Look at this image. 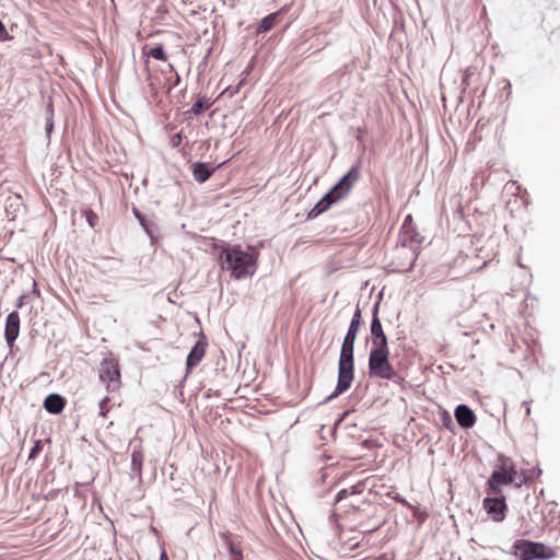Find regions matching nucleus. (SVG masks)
Masks as SVG:
<instances>
[{
	"label": "nucleus",
	"mask_w": 560,
	"mask_h": 560,
	"mask_svg": "<svg viewBox=\"0 0 560 560\" xmlns=\"http://www.w3.org/2000/svg\"><path fill=\"white\" fill-rule=\"evenodd\" d=\"M443 423L446 428H448L452 424V418L450 417V415L446 413L443 417Z\"/></svg>",
	"instance_id": "obj_29"
},
{
	"label": "nucleus",
	"mask_w": 560,
	"mask_h": 560,
	"mask_svg": "<svg viewBox=\"0 0 560 560\" xmlns=\"http://www.w3.org/2000/svg\"><path fill=\"white\" fill-rule=\"evenodd\" d=\"M350 411H343L342 416H341V420L345 419L348 415H349Z\"/></svg>",
	"instance_id": "obj_32"
},
{
	"label": "nucleus",
	"mask_w": 560,
	"mask_h": 560,
	"mask_svg": "<svg viewBox=\"0 0 560 560\" xmlns=\"http://www.w3.org/2000/svg\"><path fill=\"white\" fill-rule=\"evenodd\" d=\"M182 140H183V138H182L180 132L173 135L171 138L172 147H174V148L178 147L182 143Z\"/></svg>",
	"instance_id": "obj_27"
},
{
	"label": "nucleus",
	"mask_w": 560,
	"mask_h": 560,
	"mask_svg": "<svg viewBox=\"0 0 560 560\" xmlns=\"http://www.w3.org/2000/svg\"><path fill=\"white\" fill-rule=\"evenodd\" d=\"M258 250L248 247L244 250L241 245L223 247L221 258L224 257L222 267L230 270L235 279L250 277L256 272Z\"/></svg>",
	"instance_id": "obj_1"
},
{
	"label": "nucleus",
	"mask_w": 560,
	"mask_h": 560,
	"mask_svg": "<svg viewBox=\"0 0 560 560\" xmlns=\"http://www.w3.org/2000/svg\"><path fill=\"white\" fill-rule=\"evenodd\" d=\"M100 378L106 385L107 392H115L120 387V371L115 359H104L102 361Z\"/></svg>",
	"instance_id": "obj_7"
},
{
	"label": "nucleus",
	"mask_w": 560,
	"mask_h": 560,
	"mask_svg": "<svg viewBox=\"0 0 560 560\" xmlns=\"http://www.w3.org/2000/svg\"><path fill=\"white\" fill-rule=\"evenodd\" d=\"M516 469L514 465H506L504 462L501 466L494 469L487 481V493L489 495H499L501 494V485H510L513 483L516 477Z\"/></svg>",
	"instance_id": "obj_6"
},
{
	"label": "nucleus",
	"mask_w": 560,
	"mask_h": 560,
	"mask_svg": "<svg viewBox=\"0 0 560 560\" xmlns=\"http://www.w3.org/2000/svg\"><path fill=\"white\" fill-rule=\"evenodd\" d=\"M66 406V399L59 394H49L44 400V408L51 415H59Z\"/></svg>",
	"instance_id": "obj_14"
},
{
	"label": "nucleus",
	"mask_w": 560,
	"mask_h": 560,
	"mask_svg": "<svg viewBox=\"0 0 560 560\" xmlns=\"http://www.w3.org/2000/svg\"><path fill=\"white\" fill-rule=\"evenodd\" d=\"M361 325H362L361 310H360L359 305H357V308L351 318L348 331L358 335Z\"/></svg>",
	"instance_id": "obj_18"
},
{
	"label": "nucleus",
	"mask_w": 560,
	"mask_h": 560,
	"mask_svg": "<svg viewBox=\"0 0 560 560\" xmlns=\"http://www.w3.org/2000/svg\"><path fill=\"white\" fill-rule=\"evenodd\" d=\"M380 304L373 306L372 320H371V340L372 348H386L388 347L387 336L384 332L381 319L378 317Z\"/></svg>",
	"instance_id": "obj_9"
},
{
	"label": "nucleus",
	"mask_w": 560,
	"mask_h": 560,
	"mask_svg": "<svg viewBox=\"0 0 560 560\" xmlns=\"http://www.w3.org/2000/svg\"><path fill=\"white\" fill-rule=\"evenodd\" d=\"M179 81H180V77L178 74H176L175 84H177Z\"/></svg>",
	"instance_id": "obj_33"
},
{
	"label": "nucleus",
	"mask_w": 560,
	"mask_h": 560,
	"mask_svg": "<svg viewBox=\"0 0 560 560\" xmlns=\"http://www.w3.org/2000/svg\"><path fill=\"white\" fill-rule=\"evenodd\" d=\"M143 458L144 456L142 448L135 447L131 454V469L138 475H141Z\"/></svg>",
	"instance_id": "obj_17"
},
{
	"label": "nucleus",
	"mask_w": 560,
	"mask_h": 560,
	"mask_svg": "<svg viewBox=\"0 0 560 560\" xmlns=\"http://www.w3.org/2000/svg\"><path fill=\"white\" fill-rule=\"evenodd\" d=\"M210 104L208 101L206 100H202V98H199L198 101H196L191 108H190V113L194 114V115H200L202 114L205 110H207L209 108Z\"/></svg>",
	"instance_id": "obj_21"
},
{
	"label": "nucleus",
	"mask_w": 560,
	"mask_h": 560,
	"mask_svg": "<svg viewBox=\"0 0 560 560\" xmlns=\"http://www.w3.org/2000/svg\"><path fill=\"white\" fill-rule=\"evenodd\" d=\"M52 127H54V122H52L51 118H48L46 120V126H45L47 135H49L51 132Z\"/></svg>",
	"instance_id": "obj_28"
},
{
	"label": "nucleus",
	"mask_w": 560,
	"mask_h": 560,
	"mask_svg": "<svg viewBox=\"0 0 560 560\" xmlns=\"http://www.w3.org/2000/svg\"><path fill=\"white\" fill-rule=\"evenodd\" d=\"M454 416L457 423L464 429H469L476 423L475 412L465 404L456 407Z\"/></svg>",
	"instance_id": "obj_11"
},
{
	"label": "nucleus",
	"mask_w": 560,
	"mask_h": 560,
	"mask_svg": "<svg viewBox=\"0 0 560 560\" xmlns=\"http://www.w3.org/2000/svg\"><path fill=\"white\" fill-rule=\"evenodd\" d=\"M11 36L9 35L8 31L4 27V24L0 21V42H5L10 39Z\"/></svg>",
	"instance_id": "obj_26"
},
{
	"label": "nucleus",
	"mask_w": 560,
	"mask_h": 560,
	"mask_svg": "<svg viewBox=\"0 0 560 560\" xmlns=\"http://www.w3.org/2000/svg\"><path fill=\"white\" fill-rule=\"evenodd\" d=\"M133 215L138 220L139 224L142 226V229L145 231V233L153 238L154 232L156 231V226L153 222H150L147 220L144 214H142L137 208H133L132 210Z\"/></svg>",
	"instance_id": "obj_16"
},
{
	"label": "nucleus",
	"mask_w": 560,
	"mask_h": 560,
	"mask_svg": "<svg viewBox=\"0 0 560 560\" xmlns=\"http://www.w3.org/2000/svg\"><path fill=\"white\" fill-rule=\"evenodd\" d=\"M350 494H361L364 490V482H358L351 487Z\"/></svg>",
	"instance_id": "obj_24"
},
{
	"label": "nucleus",
	"mask_w": 560,
	"mask_h": 560,
	"mask_svg": "<svg viewBox=\"0 0 560 560\" xmlns=\"http://www.w3.org/2000/svg\"><path fill=\"white\" fill-rule=\"evenodd\" d=\"M43 444L40 440L35 441L33 447L30 451L28 459H34L42 451Z\"/></svg>",
	"instance_id": "obj_22"
},
{
	"label": "nucleus",
	"mask_w": 560,
	"mask_h": 560,
	"mask_svg": "<svg viewBox=\"0 0 560 560\" xmlns=\"http://www.w3.org/2000/svg\"><path fill=\"white\" fill-rule=\"evenodd\" d=\"M160 560H168L167 555L164 550H162L161 552Z\"/></svg>",
	"instance_id": "obj_31"
},
{
	"label": "nucleus",
	"mask_w": 560,
	"mask_h": 560,
	"mask_svg": "<svg viewBox=\"0 0 560 560\" xmlns=\"http://www.w3.org/2000/svg\"><path fill=\"white\" fill-rule=\"evenodd\" d=\"M368 365L370 376L372 377L388 380L396 384H400L404 381L389 362L388 347L371 348Z\"/></svg>",
	"instance_id": "obj_4"
},
{
	"label": "nucleus",
	"mask_w": 560,
	"mask_h": 560,
	"mask_svg": "<svg viewBox=\"0 0 560 560\" xmlns=\"http://www.w3.org/2000/svg\"><path fill=\"white\" fill-rule=\"evenodd\" d=\"M143 54L154 58L155 60H160V61H164L167 58L162 44L155 45L154 47L150 48L149 51H147L144 49Z\"/></svg>",
	"instance_id": "obj_19"
},
{
	"label": "nucleus",
	"mask_w": 560,
	"mask_h": 560,
	"mask_svg": "<svg viewBox=\"0 0 560 560\" xmlns=\"http://www.w3.org/2000/svg\"><path fill=\"white\" fill-rule=\"evenodd\" d=\"M207 343L205 340L199 339L189 351L186 359V370L189 372L191 369L197 366L202 360L206 352Z\"/></svg>",
	"instance_id": "obj_12"
},
{
	"label": "nucleus",
	"mask_w": 560,
	"mask_h": 560,
	"mask_svg": "<svg viewBox=\"0 0 560 560\" xmlns=\"http://www.w3.org/2000/svg\"><path fill=\"white\" fill-rule=\"evenodd\" d=\"M24 295L20 296L16 301L15 307L21 308L23 306Z\"/></svg>",
	"instance_id": "obj_30"
},
{
	"label": "nucleus",
	"mask_w": 560,
	"mask_h": 560,
	"mask_svg": "<svg viewBox=\"0 0 560 560\" xmlns=\"http://www.w3.org/2000/svg\"><path fill=\"white\" fill-rule=\"evenodd\" d=\"M482 508L494 522H502L505 518L508 505L502 494L485 498Z\"/></svg>",
	"instance_id": "obj_8"
},
{
	"label": "nucleus",
	"mask_w": 560,
	"mask_h": 560,
	"mask_svg": "<svg viewBox=\"0 0 560 560\" xmlns=\"http://www.w3.org/2000/svg\"><path fill=\"white\" fill-rule=\"evenodd\" d=\"M191 168H192V177L198 183L207 182L214 173V168H211L205 162H195L192 164Z\"/></svg>",
	"instance_id": "obj_15"
},
{
	"label": "nucleus",
	"mask_w": 560,
	"mask_h": 560,
	"mask_svg": "<svg viewBox=\"0 0 560 560\" xmlns=\"http://www.w3.org/2000/svg\"><path fill=\"white\" fill-rule=\"evenodd\" d=\"M277 18H278L277 13H271V14H268L267 16H265L260 21V24L258 26V32H267V31L271 30L277 22Z\"/></svg>",
	"instance_id": "obj_20"
},
{
	"label": "nucleus",
	"mask_w": 560,
	"mask_h": 560,
	"mask_svg": "<svg viewBox=\"0 0 560 560\" xmlns=\"http://www.w3.org/2000/svg\"><path fill=\"white\" fill-rule=\"evenodd\" d=\"M109 402V398L108 397H104L103 399H101L100 404H98V407H100V416L105 418L107 412H108V407H107V404Z\"/></svg>",
	"instance_id": "obj_23"
},
{
	"label": "nucleus",
	"mask_w": 560,
	"mask_h": 560,
	"mask_svg": "<svg viewBox=\"0 0 560 560\" xmlns=\"http://www.w3.org/2000/svg\"><path fill=\"white\" fill-rule=\"evenodd\" d=\"M349 495H350V490L349 489H341L336 494L335 502L338 503V502L342 501L343 499H346Z\"/></svg>",
	"instance_id": "obj_25"
},
{
	"label": "nucleus",
	"mask_w": 560,
	"mask_h": 560,
	"mask_svg": "<svg viewBox=\"0 0 560 560\" xmlns=\"http://www.w3.org/2000/svg\"><path fill=\"white\" fill-rule=\"evenodd\" d=\"M20 325L21 320L19 313L16 311L9 313L5 319L4 338L11 350L13 349L14 342L19 337Z\"/></svg>",
	"instance_id": "obj_10"
},
{
	"label": "nucleus",
	"mask_w": 560,
	"mask_h": 560,
	"mask_svg": "<svg viewBox=\"0 0 560 560\" xmlns=\"http://www.w3.org/2000/svg\"><path fill=\"white\" fill-rule=\"evenodd\" d=\"M355 334L347 331L341 349H340V355H339V362H338V381L336 388L332 394H330L325 401L331 400L332 398L337 397L338 395L347 392L353 381L354 377V342L357 339Z\"/></svg>",
	"instance_id": "obj_2"
},
{
	"label": "nucleus",
	"mask_w": 560,
	"mask_h": 560,
	"mask_svg": "<svg viewBox=\"0 0 560 560\" xmlns=\"http://www.w3.org/2000/svg\"><path fill=\"white\" fill-rule=\"evenodd\" d=\"M360 178V168L359 165H353L348 173H346L338 183L328 191L326 192L318 201L317 203L312 208V210L308 212V218L313 219L317 215L322 214L326 210H328L331 205H334L336 201H338L340 198L347 196L353 185L359 180Z\"/></svg>",
	"instance_id": "obj_3"
},
{
	"label": "nucleus",
	"mask_w": 560,
	"mask_h": 560,
	"mask_svg": "<svg viewBox=\"0 0 560 560\" xmlns=\"http://www.w3.org/2000/svg\"><path fill=\"white\" fill-rule=\"evenodd\" d=\"M512 552L520 560H549L556 552L542 542L518 539L512 546Z\"/></svg>",
	"instance_id": "obj_5"
},
{
	"label": "nucleus",
	"mask_w": 560,
	"mask_h": 560,
	"mask_svg": "<svg viewBox=\"0 0 560 560\" xmlns=\"http://www.w3.org/2000/svg\"><path fill=\"white\" fill-rule=\"evenodd\" d=\"M221 537L223 540V546L229 550L230 560H243L241 541L234 539L229 533L221 534Z\"/></svg>",
	"instance_id": "obj_13"
}]
</instances>
